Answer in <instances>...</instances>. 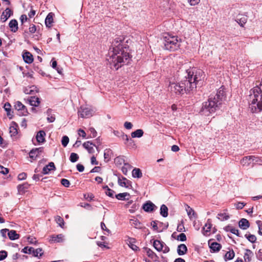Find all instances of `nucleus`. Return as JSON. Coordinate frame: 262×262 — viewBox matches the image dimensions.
<instances>
[{
	"label": "nucleus",
	"mask_w": 262,
	"mask_h": 262,
	"mask_svg": "<svg viewBox=\"0 0 262 262\" xmlns=\"http://www.w3.org/2000/svg\"><path fill=\"white\" fill-rule=\"evenodd\" d=\"M53 13H49L46 18L45 24L46 27L48 28H50L52 23L53 22Z\"/></svg>",
	"instance_id": "obj_26"
},
{
	"label": "nucleus",
	"mask_w": 262,
	"mask_h": 262,
	"mask_svg": "<svg viewBox=\"0 0 262 262\" xmlns=\"http://www.w3.org/2000/svg\"><path fill=\"white\" fill-rule=\"evenodd\" d=\"M132 176L134 178H141L142 176L141 170L139 168H134L132 171Z\"/></svg>",
	"instance_id": "obj_41"
},
{
	"label": "nucleus",
	"mask_w": 262,
	"mask_h": 262,
	"mask_svg": "<svg viewBox=\"0 0 262 262\" xmlns=\"http://www.w3.org/2000/svg\"><path fill=\"white\" fill-rule=\"evenodd\" d=\"M163 43L165 49L170 51L177 50L180 46L178 36H172L169 34L163 37Z\"/></svg>",
	"instance_id": "obj_5"
},
{
	"label": "nucleus",
	"mask_w": 262,
	"mask_h": 262,
	"mask_svg": "<svg viewBox=\"0 0 262 262\" xmlns=\"http://www.w3.org/2000/svg\"><path fill=\"white\" fill-rule=\"evenodd\" d=\"M63 240V235L61 234L57 235H52L51 237V241L54 243H61Z\"/></svg>",
	"instance_id": "obj_40"
},
{
	"label": "nucleus",
	"mask_w": 262,
	"mask_h": 262,
	"mask_svg": "<svg viewBox=\"0 0 262 262\" xmlns=\"http://www.w3.org/2000/svg\"><path fill=\"white\" fill-rule=\"evenodd\" d=\"M14 107L15 110L18 111L19 115L20 116H26L28 114L27 108L20 101H18L15 103Z\"/></svg>",
	"instance_id": "obj_8"
},
{
	"label": "nucleus",
	"mask_w": 262,
	"mask_h": 262,
	"mask_svg": "<svg viewBox=\"0 0 262 262\" xmlns=\"http://www.w3.org/2000/svg\"><path fill=\"white\" fill-rule=\"evenodd\" d=\"M46 133L43 130H40L37 132L36 139L38 143H42L45 141Z\"/></svg>",
	"instance_id": "obj_20"
},
{
	"label": "nucleus",
	"mask_w": 262,
	"mask_h": 262,
	"mask_svg": "<svg viewBox=\"0 0 262 262\" xmlns=\"http://www.w3.org/2000/svg\"><path fill=\"white\" fill-rule=\"evenodd\" d=\"M7 256V252L5 250L0 251V261L5 259Z\"/></svg>",
	"instance_id": "obj_52"
},
{
	"label": "nucleus",
	"mask_w": 262,
	"mask_h": 262,
	"mask_svg": "<svg viewBox=\"0 0 262 262\" xmlns=\"http://www.w3.org/2000/svg\"><path fill=\"white\" fill-rule=\"evenodd\" d=\"M187 252V247L185 244H181L178 246L177 253L179 255H183Z\"/></svg>",
	"instance_id": "obj_23"
},
{
	"label": "nucleus",
	"mask_w": 262,
	"mask_h": 262,
	"mask_svg": "<svg viewBox=\"0 0 262 262\" xmlns=\"http://www.w3.org/2000/svg\"><path fill=\"white\" fill-rule=\"evenodd\" d=\"M101 228L103 230L106 231L108 234L111 233V231L107 229L103 222L101 223Z\"/></svg>",
	"instance_id": "obj_61"
},
{
	"label": "nucleus",
	"mask_w": 262,
	"mask_h": 262,
	"mask_svg": "<svg viewBox=\"0 0 262 262\" xmlns=\"http://www.w3.org/2000/svg\"><path fill=\"white\" fill-rule=\"evenodd\" d=\"M252 161L253 162V164H260L262 162V160L260 158L254 156H252Z\"/></svg>",
	"instance_id": "obj_50"
},
{
	"label": "nucleus",
	"mask_w": 262,
	"mask_h": 262,
	"mask_svg": "<svg viewBox=\"0 0 262 262\" xmlns=\"http://www.w3.org/2000/svg\"><path fill=\"white\" fill-rule=\"evenodd\" d=\"M43 151V147H40L38 148H33L29 152V157L33 160L36 159L38 157L40 154Z\"/></svg>",
	"instance_id": "obj_9"
},
{
	"label": "nucleus",
	"mask_w": 262,
	"mask_h": 262,
	"mask_svg": "<svg viewBox=\"0 0 262 262\" xmlns=\"http://www.w3.org/2000/svg\"><path fill=\"white\" fill-rule=\"evenodd\" d=\"M55 169L56 167L55 166L54 163L51 162L43 168L42 173L43 174H48L51 170H55Z\"/></svg>",
	"instance_id": "obj_14"
},
{
	"label": "nucleus",
	"mask_w": 262,
	"mask_h": 262,
	"mask_svg": "<svg viewBox=\"0 0 262 262\" xmlns=\"http://www.w3.org/2000/svg\"><path fill=\"white\" fill-rule=\"evenodd\" d=\"M245 237L251 243H254L256 241V237L253 234H245Z\"/></svg>",
	"instance_id": "obj_43"
},
{
	"label": "nucleus",
	"mask_w": 262,
	"mask_h": 262,
	"mask_svg": "<svg viewBox=\"0 0 262 262\" xmlns=\"http://www.w3.org/2000/svg\"><path fill=\"white\" fill-rule=\"evenodd\" d=\"M21 252L24 253L31 254H32L35 257H38L39 254V257L41 256L43 253L41 248L35 249L31 247H25L21 250Z\"/></svg>",
	"instance_id": "obj_6"
},
{
	"label": "nucleus",
	"mask_w": 262,
	"mask_h": 262,
	"mask_svg": "<svg viewBox=\"0 0 262 262\" xmlns=\"http://www.w3.org/2000/svg\"><path fill=\"white\" fill-rule=\"evenodd\" d=\"M168 208L167 207L163 204L160 207V214L164 217H166L168 216Z\"/></svg>",
	"instance_id": "obj_38"
},
{
	"label": "nucleus",
	"mask_w": 262,
	"mask_h": 262,
	"mask_svg": "<svg viewBox=\"0 0 262 262\" xmlns=\"http://www.w3.org/2000/svg\"><path fill=\"white\" fill-rule=\"evenodd\" d=\"M23 58L24 61L27 63L30 64L33 61V55L28 51H26L24 53Z\"/></svg>",
	"instance_id": "obj_17"
},
{
	"label": "nucleus",
	"mask_w": 262,
	"mask_h": 262,
	"mask_svg": "<svg viewBox=\"0 0 262 262\" xmlns=\"http://www.w3.org/2000/svg\"><path fill=\"white\" fill-rule=\"evenodd\" d=\"M93 114V110L87 106H81L78 111V116L81 118L91 117Z\"/></svg>",
	"instance_id": "obj_7"
},
{
	"label": "nucleus",
	"mask_w": 262,
	"mask_h": 262,
	"mask_svg": "<svg viewBox=\"0 0 262 262\" xmlns=\"http://www.w3.org/2000/svg\"><path fill=\"white\" fill-rule=\"evenodd\" d=\"M11 106L10 103L6 102L4 106V108L5 111L7 112V115L9 117V119H12L13 117V115L11 114Z\"/></svg>",
	"instance_id": "obj_31"
},
{
	"label": "nucleus",
	"mask_w": 262,
	"mask_h": 262,
	"mask_svg": "<svg viewBox=\"0 0 262 262\" xmlns=\"http://www.w3.org/2000/svg\"><path fill=\"white\" fill-rule=\"evenodd\" d=\"M89 130L91 133V134H90V137L91 138H95L97 136V132L96 131V130L93 127H91L90 129H89Z\"/></svg>",
	"instance_id": "obj_55"
},
{
	"label": "nucleus",
	"mask_w": 262,
	"mask_h": 262,
	"mask_svg": "<svg viewBox=\"0 0 262 262\" xmlns=\"http://www.w3.org/2000/svg\"><path fill=\"white\" fill-rule=\"evenodd\" d=\"M8 236L11 240L17 239L19 237V235L16 233L15 230H9L8 232Z\"/></svg>",
	"instance_id": "obj_32"
},
{
	"label": "nucleus",
	"mask_w": 262,
	"mask_h": 262,
	"mask_svg": "<svg viewBox=\"0 0 262 262\" xmlns=\"http://www.w3.org/2000/svg\"><path fill=\"white\" fill-rule=\"evenodd\" d=\"M129 194L127 192L120 193L115 195V197L120 200H126L125 197L126 196H129Z\"/></svg>",
	"instance_id": "obj_42"
},
{
	"label": "nucleus",
	"mask_w": 262,
	"mask_h": 262,
	"mask_svg": "<svg viewBox=\"0 0 262 262\" xmlns=\"http://www.w3.org/2000/svg\"><path fill=\"white\" fill-rule=\"evenodd\" d=\"M211 227L212 224L209 220H208L203 228V233L204 235H208V233L210 232Z\"/></svg>",
	"instance_id": "obj_28"
},
{
	"label": "nucleus",
	"mask_w": 262,
	"mask_h": 262,
	"mask_svg": "<svg viewBox=\"0 0 262 262\" xmlns=\"http://www.w3.org/2000/svg\"><path fill=\"white\" fill-rule=\"evenodd\" d=\"M246 204L243 202H238L235 204V207L237 209H242L245 206Z\"/></svg>",
	"instance_id": "obj_58"
},
{
	"label": "nucleus",
	"mask_w": 262,
	"mask_h": 262,
	"mask_svg": "<svg viewBox=\"0 0 262 262\" xmlns=\"http://www.w3.org/2000/svg\"><path fill=\"white\" fill-rule=\"evenodd\" d=\"M191 6H195L198 4L200 0H187Z\"/></svg>",
	"instance_id": "obj_60"
},
{
	"label": "nucleus",
	"mask_w": 262,
	"mask_h": 262,
	"mask_svg": "<svg viewBox=\"0 0 262 262\" xmlns=\"http://www.w3.org/2000/svg\"><path fill=\"white\" fill-rule=\"evenodd\" d=\"M252 156L244 157L241 161V163L243 166H249L251 164L252 161Z\"/></svg>",
	"instance_id": "obj_33"
},
{
	"label": "nucleus",
	"mask_w": 262,
	"mask_h": 262,
	"mask_svg": "<svg viewBox=\"0 0 262 262\" xmlns=\"http://www.w3.org/2000/svg\"><path fill=\"white\" fill-rule=\"evenodd\" d=\"M186 210L187 213L188 215L191 219L192 217L196 218V214L191 207H190L188 205H186Z\"/></svg>",
	"instance_id": "obj_34"
},
{
	"label": "nucleus",
	"mask_w": 262,
	"mask_h": 262,
	"mask_svg": "<svg viewBox=\"0 0 262 262\" xmlns=\"http://www.w3.org/2000/svg\"><path fill=\"white\" fill-rule=\"evenodd\" d=\"M13 14V12L9 8L6 9L1 16V20L2 23L5 22Z\"/></svg>",
	"instance_id": "obj_12"
},
{
	"label": "nucleus",
	"mask_w": 262,
	"mask_h": 262,
	"mask_svg": "<svg viewBox=\"0 0 262 262\" xmlns=\"http://www.w3.org/2000/svg\"><path fill=\"white\" fill-rule=\"evenodd\" d=\"M120 138L125 141V144H127V142H128L129 140L130 139L128 136L125 134H121Z\"/></svg>",
	"instance_id": "obj_54"
},
{
	"label": "nucleus",
	"mask_w": 262,
	"mask_h": 262,
	"mask_svg": "<svg viewBox=\"0 0 262 262\" xmlns=\"http://www.w3.org/2000/svg\"><path fill=\"white\" fill-rule=\"evenodd\" d=\"M246 251L244 256L245 261L246 262H250L251 260V256L253 255V252L249 249H246Z\"/></svg>",
	"instance_id": "obj_36"
},
{
	"label": "nucleus",
	"mask_w": 262,
	"mask_h": 262,
	"mask_svg": "<svg viewBox=\"0 0 262 262\" xmlns=\"http://www.w3.org/2000/svg\"><path fill=\"white\" fill-rule=\"evenodd\" d=\"M219 219L221 221H226L229 219V216L225 213H221L218 214Z\"/></svg>",
	"instance_id": "obj_46"
},
{
	"label": "nucleus",
	"mask_w": 262,
	"mask_h": 262,
	"mask_svg": "<svg viewBox=\"0 0 262 262\" xmlns=\"http://www.w3.org/2000/svg\"><path fill=\"white\" fill-rule=\"evenodd\" d=\"M250 223L246 219L243 218L238 222V226L243 230H246L250 227Z\"/></svg>",
	"instance_id": "obj_18"
},
{
	"label": "nucleus",
	"mask_w": 262,
	"mask_h": 262,
	"mask_svg": "<svg viewBox=\"0 0 262 262\" xmlns=\"http://www.w3.org/2000/svg\"><path fill=\"white\" fill-rule=\"evenodd\" d=\"M235 256V253L233 249H231L226 252L224 256V260L225 261H227L228 260H230L232 259Z\"/></svg>",
	"instance_id": "obj_29"
},
{
	"label": "nucleus",
	"mask_w": 262,
	"mask_h": 262,
	"mask_svg": "<svg viewBox=\"0 0 262 262\" xmlns=\"http://www.w3.org/2000/svg\"><path fill=\"white\" fill-rule=\"evenodd\" d=\"M177 230L178 232H185V229L184 226L183 221H181V223L179 224L177 226Z\"/></svg>",
	"instance_id": "obj_49"
},
{
	"label": "nucleus",
	"mask_w": 262,
	"mask_h": 262,
	"mask_svg": "<svg viewBox=\"0 0 262 262\" xmlns=\"http://www.w3.org/2000/svg\"><path fill=\"white\" fill-rule=\"evenodd\" d=\"M144 252L146 253V255L151 259H152L154 261H158L159 259V257L157 255V254L150 249L147 247H144L143 248Z\"/></svg>",
	"instance_id": "obj_10"
},
{
	"label": "nucleus",
	"mask_w": 262,
	"mask_h": 262,
	"mask_svg": "<svg viewBox=\"0 0 262 262\" xmlns=\"http://www.w3.org/2000/svg\"><path fill=\"white\" fill-rule=\"evenodd\" d=\"M9 231V229H3L1 230V233L2 236H3L5 238H6V234H8V232Z\"/></svg>",
	"instance_id": "obj_62"
},
{
	"label": "nucleus",
	"mask_w": 262,
	"mask_h": 262,
	"mask_svg": "<svg viewBox=\"0 0 262 262\" xmlns=\"http://www.w3.org/2000/svg\"><path fill=\"white\" fill-rule=\"evenodd\" d=\"M235 20L240 25V26L244 27V25L246 23L247 21V16H244L243 15H238L236 17Z\"/></svg>",
	"instance_id": "obj_22"
},
{
	"label": "nucleus",
	"mask_w": 262,
	"mask_h": 262,
	"mask_svg": "<svg viewBox=\"0 0 262 262\" xmlns=\"http://www.w3.org/2000/svg\"><path fill=\"white\" fill-rule=\"evenodd\" d=\"M176 239L181 242H184L186 241L187 237L184 233H182L177 236Z\"/></svg>",
	"instance_id": "obj_48"
},
{
	"label": "nucleus",
	"mask_w": 262,
	"mask_h": 262,
	"mask_svg": "<svg viewBox=\"0 0 262 262\" xmlns=\"http://www.w3.org/2000/svg\"><path fill=\"white\" fill-rule=\"evenodd\" d=\"M135 243V239L133 238H129L127 239V243L128 246L134 251H137L139 250V247L137 246L134 243Z\"/></svg>",
	"instance_id": "obj_27"
},
{
	"label": "nucleus",
	"mask_w": 262,
	"mask_h": 262,
	"mask_svg": "<svg viewBox=\"0 0 262 262\" xmlns=\"http://www.w3.org/2000/svg\"><path fill=\"white\" fill-rule=\"evenodd\" d=\"M55 221L60 227H61V228H63L64 222L63 219L61 217H60V216H57L56 217Z\"/></svg>",
	"instance_id": "obj_45"
},
{
	"label": "nucleus",
	"mask_w": 262,
	"mask_h": 262,
	"mask_svg": "<svg viewBox=\"0 0 262 262\" xmlns=\"http://www.w3.org/2000/svg\"><path fill=\"white\" fill-rule=\"evenodd\" d=\"M211 241V240H210L209 241V247L211 249V250H210L211 252H219L222 248V245L220 244H219L217 242H213L210 243Z\"/></svg>",
	"instance_id": "obj_13"
},
{
	"label": "nucleus",
	"mask_w": 262,
	"mask_h": 262,
	"mask_svg": "<svg viewBox=\"0 0 262 262\" xmlns=\"http://www.w3.org/2000/svg\"><path fill=\"white\" fill-rule=\"evenodd\" d=\"M29 104L33 106H37L40 103L39 98L36 97H30L29 99Z\"/></svg>",
	"instance_id": "obj_30"
},
{
	"label": "nucleus",
	"mask_w": 262,
	"mask_h": 262,
	"mask_svg": "<svg viewBox=\"0 0 262 262\" xmlns=\"http://www.w3.org/2000/svg\"><path fill=\"white\" fill-rule=\"evenodd\" d=\"M18 126L17 124L12 121L11 123V125L9 127V132L11 136H15L18 134Z\"/></svg>",
	"instance_id": "obj_15"
},
{
	"label": "nucleus",
	"mask_w": 262,
	"mask_h": 262,
	"mask_svg": "<svg viewBox=\"0 0 262 262\" xmlns=\"http://www.w3.org/2000/svg\"><path fill=\"white\" fill-rule=\"evenodd\" d=\"M130 223L132 226L137 229H141L142 228V224L137 219H133L130 221Z\"/></svg>",
	"instance_id": "obj_37"
},
{
	"label": "nucleus",
	"mask_w": 262,
	"mask_h": 262,
	"mask_svg": "<svg viewBox=\"0 0 262 262\" xmlns=\"http://www.w3.org/2000/svg\"><path fill=\"white\" fill-rule=\"evenodd\" d=\"M129 40L127 37L120 36L112 41L109 49L110 56L107 59L111 69L118 70L131 60L132 55L128 45Z\"/></svg>",
	"instance_id": "obj_1"
},
{
	"label": "nucleus",
	"mask_w": 262,
	"mask_h": 262,
	"mask_svg": "<svg viewBox=\"0 0 262 262\" xmlns=\"http://www.w3.org/2000/svg\"><path fill=\"white\" fill-rule=\"evenodd\" d=\"M122 182L121 179L118 178V184L122 187H125L126 188H129L132 187V182L130 181L127 180L126 178L123 177Z\"/></svg>",
	"instance_id": "obj_19"
},
{
	"label": "nucleus",
	"mask_w": 262,
	"mask_h": 262,
	"mask_svg": "<svg viewBox=\"0 0 262 262\" xmlns=\"http://www.w3.org/2000/svg\"><path fill=\"white\" fill-rule=\"evenodd\" d=\"M165 243L163 242L158 239L155 240L153 243V246L158 251H162Z\"/></svg>",
	"instance_id": "obj_21"
},
{
	"label": "nucleus",
	"mask_w": 262,
	"mask_h": 262,
	"mask_svg": "<svg viewBox=\"0 0 262 262\" xmlns=\"http://www.w3.org/2000/svg\"><path fill=\"white\" fill-rule=\"evenodd\" d=\"M79 159L78 155L74 152H72L70 156V160L71 162L74 163L76 162Z\"/></svg>",
	"instance_id": "obj_44"
},
{
	"label": "nucleus",
	"mask_w": 262,
	"mask_h": 262,
	"mask_svg": "<svg viewBox=\"0 0 262 262\" xmlns=\"http://www.w3.org/2000/svg\"><path fill=\"white\" fill-rule=\"evenodd\" d=\"M248 101L249 108L252 113L262 112V78L259 84L250 91Z\"/></svg>",
	"instance_id": "obj_4"
},
{
	"label": "nucleus",
	"mask_w": 262,
	"mask_h": 262,
	"mask_svg": "<svg viewBox=\"0 0 262 262\" xmlns=\"http://www.w3.org/2000/svg\"><path fill=\"white\" fill-rule=\"evenodd\" d=\"M256 223L258 227V234L262 235V222L261 221H257Z\"/></svg>",
	"instance_id": "obj_53"
},
{
	"label": "nucleus",
	"mask_w": 262,
	"mask_h": 262,
	"mask_svg": "<svg viewBox=\"0 0 262 262\" xmlns=\"http://www.w3.org/2000/svg\"><path fill=\"white\" fill-rule=\"evenodd\" d=\"M114 193L115 191L110 188H108V190L105 191V194L111 198H114Z\"/></svg>",
	"instance_id": "obj_57"
},
{
	"label": "nucleus",
	"mask_w": 262,
	"mask_h": 262,
	"mask_svg": "<svg viewBox=\"0 0 262 262\" xmlns=\"http://www.w3.org/2000/svg\"><path fill=\"white\" fill-rule=\"evenodd\" d=\"M204 77L203 72L200 69L194 68L187 70L183 80L179 83L170 84V91L176 94L188 93L196 88V84Z\"/></svg>",
	"instance_id": "obj_2"
},
{
	"label": "nucleus",
	"mask_w": 262,
	"mask_h": 262,
	"mask_svg": "<svg viewBox=\"0 0 262 262\" xmlns=\"http://www.w3.org/2000/svg\"><path fill=\"white\" fill-rule=\"evenodd\" d=\"M9 172V169L2 165H0V173L3 174H6Z\"/></svg>",
	"instance_id": "obj_56"
},
{
	"label": "nucleus",
	"mask_w": 262,
	"mask_h": 262,
	"mask_svg": "<svg viewBox=\"0 0 262 262\" xmlns=\"http://www.w3.org/2000/svg\"><path fill=\"white\" fill-rule=\"evenodd\" d=\"M226 98V93L225 88L222 86L217 90L215 95L211 94L207 101L202 103L199 113L201 115L209 116L220 110Z\"/></svg>",
	"instance_id": "obj_3"
},
{
	"label": "nucleus",
	"mask_w": 262,
	"mask_h": 262,
	"mask_svg": "<svg viewBox=\"0 0 262 262\" xmlns=\"http://www.w3.org/2000/svg\"><path fill=\"white\" fill-rule=\"evenodd\" d=\"M142 208L145 212H150L156 209L157 206L151 202L148 201L143 204Z\"/></svg>",
	"instance_id": "obj_11"
},
{
	"label": "nucleus",
	"mask_w": 262,
	"mask_h": 262,
	"mask_svg": "<svg viewBox=\"0 0 262 262\" xmlns=\"http://www.w3.org/2000/svg\"><path fill=\"white\" fill-rule=\"evenodd\" d=\"M77 169L79 172H82L84 169V167L83 165L81 164H78L76 165Z\"/></svg>",
	"instance_id": "obj_64"
},
{
	"label": "nucleus",
	"mask_w": 262,
	"mask_h": 262,
	"mask_svg": "<svg viewBox=\"0 0 262 262\" xmlns=\"http://www.w3.org/2000/svg\"><path fill=\"white\" fill-rule=\"evenodd\" d=\"M124 126L125 128L130 129L132 128L133 124L130 122L126 121L124 123Z\"/></svg>",
	"instance_id": "obj_63"
},
{
	"label": "nucleus",
	"mask_w": 262,
	"mask_h": 262,
	"mask_svg": "<svg viewBox=\"0 0 262 262\" xmlns=\"http://www.w3.org/2000/svg\"><path fill=\"white\" fill-rule=\"evenodd\" d=\"M52 110L50 108H49L47 111V120L49 122L51 123L53 122L55 120V117L54 115L52 114Z\"/></svg>",
	"instance_id": "obj_39"
},
{
	"label": "nucleus",
	"mask_w": 262,
	"mask_h": 262,
	"mask_svg": "<svg viewBox=\"0 0 262 262\" xmlns=\"http://www.w3.org/2000/svg\"><path fill=\"white\" fill-rule=\"evenodd\" d=\"M82 145L90 154H93L95 150L93 146H96V145L92 141H86L83 143Z\"/></svg>",
	"instance_id": "obj_16"
},
{
	"label": "nucleus",
	"mask_w": 262,
	"mask_h": 262,
	"mask_svg": "<svg viewBox=\"0 0 262 262\" xmlns=\"http://www.w3.org/2000/svg\"><path fill=\"white\" fill-rule=\"evenodd\" d=\"M27 178V173L25 172H22L18 174V179L19 180H25Z\"/></svg>",
	"instance_id": "obj_59"
},
{
	"label": "nucleus",
	"mask_w": 262,
	"mask_h": 262,
	"mask_svg": "<svg viewBox=\"0 0 262 262\" xmlns=\"http://www.w3.org/2000/svg\"><path fill=\"white\" fill-rule=\"evenodd\" d=\"M69 138L67 136H64L61 139V144L63 147H66L69 143Z\"/></svg>",
	"instance_id": "obj_47"
},
{
	"label": "nucleus",
	"mask_w": 262,
	"mask_h": 262,
	"mask_svg": "<svg viewBox=\"0 0 262 262\" xmlns=\"http://www.w3.org/2000/svg\"><path fill=\"white\" fill-rule=\"evenodd\" d=\"M144 132L141 129H138L131 133L132 138H141L143 136Z\"/></svg>",
	"instance_id": "obj_35"
},
{
	"label": "nucleus",
	"mask_w": 262,
	"mask_h": 262,
	"mask_svg": "<svg viewBox=\"0 0 262 262\" xmlns=\"http://www.w3.org/2000/svg\"><path fill=\"white\" fill-rule=\"evenodd\" d=\"M61 183L63 186L66 187H69L70 185V181L66 179H62L61 180Z\"/></svg>",
	"instance_id": "obj_51"
},
{
	"label": "nucleus",
	"mask_w": 262,
	"mask_h": 262,
	"mask_svg": "<svg viewBox=\"0 0 262 262\" xmlns=\"http://www.w3.org/2000/svg\"><path fill=\"white\" fill-rule=\"evenodd\" d=\"M9 27L12 32H16L18 30V23L16 19H12L9 23Z\"/></svg>",
	"instance_id": "obj_24"
},
{
	"label": "nucleus",
	"mask_w": 262,
	"mask_h": 262,
	"mask_svg": "<svg viewBox=\"0 0 262 262\" xmlns=\"http://www.w3.org/2000/svg\"><path fill=\"white\" fill-rule=\"evenodd\" d=\"M30 185L27 183L19 184L17 186V190L20 194L25 193L26 190L29 188Z\"/></svg>",
	"instance_id": "obj_25"
}]
</instances>
